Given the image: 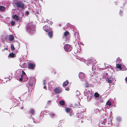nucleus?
I'll return each mask as SVG.
<instances>
[{"label":"nucleus","instance_id":"1","mask_svg":"<svg viewBox=\"0 0 127 127\" xmlns=\"http://www.w3.org/2000/svg\"><path fill=\"white\" fill-rule=\"evenodd\" d=\"M35 29L33 27L32 24L31 23L29 24L27 26V30L28 32L32 33L33 30H34Z\"/></svg>","mask_w":127,"mask_h":127},{"label":"nucleus","instance_id":"2","mask_svg":"<svg viewBox=\"0 0 127 127\" xmlns=\"http://www.w3.org/2000/svg\"><path fill=\"white\" fill-rule=\"evenodd\" d=\"M18 7L22 9H24L25 8L24 4L21 1H18L16 2L15 4Z\"/></svg>","mask_w":127,"mask_h":127},{"label":"nucleus","instance_id":"3","mask_svg":"<svg viewBox=\"0 0 127 127\" xmlns=\"http://www.w3.org/2000/svg\"><path fill=\"white\" fill-rule=\"evenodd\" d=\"M65 50L67 52H69L71 51L72 49V47L69 44H66L64 45V47Z\"/></svg>","mask_w":127,"mask_h":127},{"label":"nucleus","instance_id":"4","mask_svg":"<svg viewBox=\"0 0 127 127\" xmlns=\"http://www.w3.org/2000/svg\"><path fill=\"white\" fill-rule=\"evenodd\" d=\"M107 73H106L105 74V75H106V76L105 77L106 79V81L108 83H111L112 82V79L111 77H108V76H107Z\"/></svg>","mask_w":127,"mask_h":127},{"label":"nucleus","instance_id":"5","mask_svg":"<svg viewBox=\"0 0 127 127\" xmlns=\"http://www.w3.org/2000/svg\"><path fill=\"white\" fill-rule=\"evenodd\" d=\"M43 29L45 32H48L51 31V29L48 27L46 26H45L43 27Z\"/></svg>","mask_w":127,"mask_h":127},{"label":"nucleus","instance_id":"6","mask_svg":"<svg viewBox=\"0 0 127 127\" xmlns=\"http://www.w3.org/2000/svg\"><path fill=\"white\" fill-rule=\"evenodd\" d=\"M35 66V65L34 64L30 63L29 64L28 67L29 68L33 69L34 68Z\"/></svg>","mask_w":127,"mask_h":127},{"label":"nucleus","instance_id":"7","mask_svg":"<svg viewBox=\"0 0 127 127\" xmlns=\"http://www.w3.org/2000/svg\"><path fill=\"white\" fill-rule=\"evenodd\" d=\"M54 91L56 93H59L61 92V89L60 88H58L55 89Z\"/></svg>","mask_w":127,"mask_h":127},{"label":"nucleus","instance_id":"8","mask_svg":"<svg viewBox=\"0 0 127 127\" xmlns=\"http://www.w3.org/2000/svg\"><path fill=\"white\" fill-rule=\"evenodd\" d=\"M79 77L80 78L84 79L85 78L84 74L82 72H81L79 74Z\"/></svg>","mask_w":127,"mask_h":127},{"label":"nucleus","instance_id":"9","mask_svg":"<svg viewBox=\"0 0 127 127\" xmlns=\"http://www.w3.org/2000/svg\"><path fill=\"white\" fill-rule=\"evenodd\" d=\"M12 17L16 21L19 20L20 19V18L19 17L16 15H14Z\"/></svg>","mask_w":127,"mask_h":127},{"label":"nucleus","instance_id":"10","mask_svg":"<svg viewBox=\"0 0 127 127\" xmlns=\"http://www.w3.org/2000/svg\"><path fill=\"white\" fill-rule=\"evenodd\" d=\"M122 60L119 58L118 57L116 60V63H120L121 62Z\"/></svg>","mask_w":127,"mask_h":127},{"label":"nucleus","instance_id":"11","mask_svg":"<svg viewBox=\"0 0 127 127\" xmlns=\"http://www.w3.org/2000/svg\"><path fill=\"white\" fill-rule=\"evenodd\" d=\"M90 92L89 91H87L86 92H84V95L85 96H89Z\"/></svg>","mask_w":127,"mask_h":127},{"label":"nucleus","instance_id":"12","mask_svg":"<svg viewBox=\"0 0 127 127\" xmlns=\"http://www.w3.org/2000/svg\"><path fill=\"white\" fill-rule=\"evenodd\" d=\"M50 32L48 33V36L49 37H51L52 36V31H50Z\"/></svg>","mask_w":127,"mask_h":127},{"label":"nucleus","instance_id":"13","mask_svg":"<svg viewBox=\"0 0 127 127\" xmlns=\"http://www.w3.org/2000/svg\"><path fill=\"white\" fill-rule=\"evenodd\" d=\"M118 63H116V67L119 68L120 70L122 69V67L121 66V64H118Z\"/></svg>","mask_w":127,"mask_h":127},{"label":"nucleus","instance_id":"14","mask_svg":"<svg viewBox=\"0 0 127 127\" xmlns=\"http://www.w3.org/2000/svg\"><path fill=\"white\" fill-rule=\"evenodd\" d=\"M68 84V81L67 80H66V81H65L64 82L63 86L64 87L65 86H67Z\"/></svg>","mask_w":127,"mask_h":127},{"label":"nucleus","instance_id":"15","mask_svg":"<svg viewBox=\"0 0 127 127\" xmlns=\"http://www.w3.org/2000/svg\"><path fill=\"white\" fill-rule=\"evenodd\" d=\"M14 37L12 35H10L9 37V40L10 41H11L13 40Z\"/></svg>","mask_w":127,"mask_h":127},{"label":"nucleus","instance_id":"16","mask_svg":"<svg viewBox=\"0 0 127 127\" xmlns=\"http://www.w3.org/2000/svg\"><path fill=\"white\" fill-rule=\"evenodd\" d=\"M9 56L11 57H15V54L13 53H12L9 54Z\"/></svg>","mask_w":127,"mask_h":127},{"label":"nucleus","instance_id":"17","mask_svg":"<svg viewBox=\"0 0 127 127\" xmlns=\"http://www.w3.org/2000/svg\"><path fill=\"white\" fill-rule=\"evenodd\" d=\"M5 8L2 6H0V10L2 11H3L5 10Z\"/></svg>","mask_w":127,"mask_h":127},{"label":"nucleus","instance_id":"18","mask_svg":"<svg viewBox=\"0 0 127 127\" xmlns=\"http://www.w3.org/2000/svg\"><path fill=\"white\" fill-rule=\"evenodd\" d=\"M30 113L32 114H33L34 113V111L33 109H31L30 110Z\"/></svg>","mask_w":127,"mask_h":127},{"label":"nucleus","instance_id":"19","mask_svg":"<svg viewBox=\"0 0 127 127\" xmlns=\"http://www.w3.org/2000/svg\"><path fill=\"white\" fill-rule=\"evenodd\" d=\"M94 96L96 97H98L99 96V94L97 93H96L94 94Z\"/></svg>","mask_w":127,"mask_h":127},{"label":"nucleus","instance_id":"20","mask_svg":"<svg viewBox=\"0 0 127 127\" xmlns=\"http://www.w3.org/2000/svg\"><path fill=\"white\" fill-rule=\"evenodd\" d=\"M60 104L61 105H64V102L63 101H61L59 102Z\"/></svg>","mask_w":127,"mask_h":127},{"label":"nucleus","instance_id":"21","mask_svg":"<svg viewBox=\"0 0 127 127\" xmlns=\"http://www.w3.org/2000/svg\"><path fill=\"white\" fill-rule=\"evenodd\" d=\"M50 116L52 117H54L55 116V114L53 113H51L50 114Z\"/></svg>","mask_w":127,"mask_h":127},{"label":"nucleus","instance_id":"22","mask_svg":"<svg viewBox=\"0 0 127 127\" xmlns=\"http://www.w3.org/2000/svg\"><path fill=\"white\" fill-rule=\"evenodd\" d=\"M106 104L110 106L111 105V103L110 102L108 101L106 102Z\"/></svg>","mask_w":127,"mask_h":127},{"label":"nucleus","instance_id":"23","mask_svg":"<svg viewBox=\"0 0 127 127\" xmlns=\"http://www.w3.org/2000/svg\"><path fill=\"white\" fill-rule=\"evenodd\" d=\"M65 110L67 112H68L70 111V109L69 108H66L65 109Z\"/></svg>","mask_w":127,"mask_h":127},{"label":"nucleus","instance_id":"24","mask_svg":"<svg viewBox=\"0 0 127 127\" xmlns=\"http://www.w3.org/2000/svg\"><path fill=\"white\" fill-rule=\"evenodd\" d=\"M117 120L118 121H121V118L120 117H118L116 118Z\"/></svg>","mask_w":127,"mask_h":127},{"label":"nucleus","instance_id":"25","mask_svg":"<svg viewBox=\"0 0 127 127\" xmlns=\"http://www.w3.org/2000/svg\"><path fill=\"white\" fill-rule=\"evenodd\" d=\"M11 49L13 50H14L15 49V48H14V46L13 44L11 45Z\"/></svg>","mask_w":127,"mask_h":127},{"label":"nucleus","instance_id":"26","mask_svg":"<svg viewBox=\"0 0 127 127\" xmlns=\"http://www.w3.org/2000/svg\"><path fill=\"white\" fill-rule=\"evenodd\" d=\"M68 34H69L68 32H64V36H66Z\"/></svg>","mask_w":127,"mask_h":127},{"label":"nucleus","instance_id":"27","mask_svg":"<svg viewBox=\"0 0 127 127\" xmlns=\"http://www.w3.org/2000/svg\"><path fill=\"white\" fill-rule=\"evenodd\" d=\"M11 25L13 26L15 24V22L14 21H11Z\"/></svg>","mask_w":127,"mask_h":127},{"label":"nucleus","instance_id":"28","mask_svg":"<svg viewBox=\"0 0 127 127\" xmlns=\"http://www.w3.org/2000/svg\"><path fill=\"white\" fill-rule=\"evenodd\" d=\"M65 90L67 91H68L69 90V89L67 87L65 88Z\"/></svg>","mask_w":127,"mask_h":127},{"label":"nucleus","instance_id":"29","mask_svg":"<svg viewBox=\"0 0 127 127\" xmlns=\"http://www.w3.org/2000/svg\"><path fill=\"white\" fill-rule=\"evenodd\" d=\"M7 50V48H5L4 49H2V51L3 52L5 50Z\"/></svg>","mask_w":127,"mask_h":127},{"label":"nucleus","instance_id":"30","mask_svg":"<svg viewBox=\"0 0 127 127\" xmlns=\"http://www.w3.org/2000/svg\"><path fill=\"white\" fill-rule=\"evenodd\" d=\"M51 101H48L47 102V103H48V104H50V103H51Z\"/></svg>","mask_w":127,"mask_h":127},{"label":"nucleus","instance_id":"31","mask_svg":"<svg viewBox=\"0 0 127 127\" xmlns=\"http://www.w3.org/2000/svg\"><path fill=\"white\" fill-rule=\"evenodd\" d=\"M43 84L44 85H45V80L43 81Z\"/></svg>","mask_w":127,"mask_h":127},{"label":"nucleus","instance_id":"32","mask_svg":"<svg viewBox=\"0 0 127 127\" xmlns=\"http://www.w3.org/2000/svg\"><path fill=\"white\" fill-rule=\"evenodd\" d=\"M22 74L23 75L25 74V73L23 71H22Z\"/></svg>","mask_w":127,"mask_h":127},{"label":"nucleus","instance_id":"33","mask_svg":"<svg viewBox=\"0 0 127 127\" xmlns=\"http://www.w3.org/2000/svg\"><path fill=\"white\" fill-rule=\"evenodd\" d=\"M29 14V12H26V14L27 15H28Z\"/></svg>","mask_w":127,"mask_h":127},{"label":"nucleus","instance_id":"34","mask_svg":"<svg viewBox=\"0 0 127 127\" xmlns=\"http://www.w3.org/2000/svg\"><path fill=\"white\" fill-rule=\"evenodd\" d=\"M43 88L44 89H46V86H44V87H43Z\"/></svg>","mask_w":127,"mask_h":127},{"label":"nucleus","instance_id":"35","mask_svg":"<svg viewBox=\"0 0 127 127\" xmlns=\"http://www.w3.org/2000/svg\"><path fill=\"white\" fill-rule=\"evenodd\" d=\"M125 80L126 81H127V77L126 78Z\"/></svg>","mask_w":127,"mask_h":127},{"label":"nucleus","instance_id":"36","mask_svg":"<svg viewBox=\"0 0 127 127\" xmlns=\"http://www.w3.org/2000/svg\"><path fill=\"white\" fill-rule=\"evenodd\" d=\"M20 80L21 81L22 80V79L21 78H20Z\"/></svg>","mask_w":127,"mask_h":127},{"label":"nucleus","instance_id":"37","mask_svg":"<svg viewBox=\"0 0 127 127\" xmlns=\"http://www.w3.org/2000/svg\"><path fill=\"white\" fill-rule=\"evenodd\" d=\"M20 108L21 109H22L23 108L22 106H21V107H20Z\"/></svg>","mask_w":127,"mask_h":127},{"label":"nucleus","instance_id":"38","mask_svg":"<svg viewBox=\"0 0 127 127\" xmlns=\"http://www.w3.org/2000/svg\"><path fill=\"white\" fill-rule=\"evenodd\" d=\"M23 76V75H21V77H22Z\"/></svg>","mask_w":127,"mask_h":127},{"label":"nucleus","instance_id":"39","mask_svg":"<svg viewBox=\"0 0 127 127\" xmlns=\"http://www.w3.org/2000/svg\"><path fill=\"white\" fill-rule=\"evenodd\" d=\"M69 115H70V116H71V114H69Z\"/></svg>","mask_w":127,"mask_h":127}]
</instances>
